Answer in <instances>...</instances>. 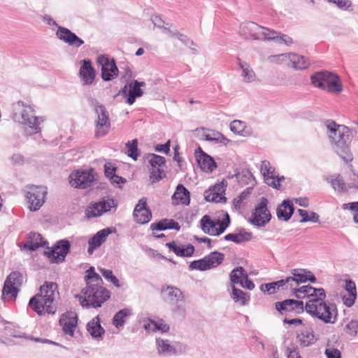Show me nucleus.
<instances>
[{"mask_svg": "<svg viewBox=\"0 0 358 358\" xmlns=\"http://www.w3.org/2000/svg\"><path fill=\"white\" fill-rule=\"evenodd\" d=\"M343 209H349L352 210L353 213L354 222L358 223V201L352 202L348 203H344L343 205Z\"/></svg>", "mask_w": 358, "mask_h": 358, "instance_id": "obj_58", "label": "nucleus"}, {"mask_svg": "<svg viewBox=\"0 0 358 358\" xmlns=\"http://www.w3.org/2000/svg\"><path fill=\"white\" fill-rule=\"evenodd\" d=\"M89 104L96 115V136H104L108 134L110 127L109 113L106 107L95 99L89 100Z\"/></svg>", "mask_w": 358, "mask_h": 358, "instance_id": "obj_8", "label": "nucleus"}, {"mask_svg": "<svg viewBox=\"0 0 358 358\" xmlns=\"http://www.w3.org/2000/svg\"><path fill=\"white\" fill-rule=\"evenodd\" d=\"M114 231L115 229L110 227L105 228L99 231L93 237L89 240V248L87 252L90 255L92 254L94 250L99 248L102 243L106 241L107 237Z\"/></svg>", "mask_w": 358, "mask_h": 358, "instance_id": "obj_27", "label": "nucleus"}, {"mask_svg": "<svg viewBox=\"0 0 358 358\" xmlns=\"http://www.w3.org/2000/svg\"><path fill=\"white\" fill-rule=\"evenodd\" d=\"M94 180L92 170L91 171L77 170L69 176V183L72 187L85 189L90 187Z\"/></svg>", "mask_w": 358, "mask_h": 358, "instance_id": "obj_19", "label": "nucleus"}, {"mask_svg": "<svg viewBox=\"0 0 358 358\" xmlns=\"http://www.w3.org/2000/svg\"><path fill=\"white\" fill-rule=\"evenodd\" d=\"M297 339L300 344L304 347L313 344L315 341V335L310 328H303L297 335Z\"/></svg>", "mask_w": 358, "mask_h": 358, "instance_id": "obj_42", "label": "nucleus"}, {"mask_svg": "<svg viewBox=\"0 0 358 358\" xmlns=\"http://www.w3.org/2000/svg\"><path fill=\"white\" fill-rule=\"evenodd\" d=\"M275 308L280 312L299 310L303 309V303L294 299H287L282 302H276Z\"/></svg>", "mask_w": 358, "mask_h": 358, "instance_id": "obj_36", "label": "nucleus"}, {"mask_svg": "<svg viewBox=\"0 0 358 358\" xmlns=\"http://www.w3.org/2000/svg\"><path fill=\"white\" fill-rule=\"evenodd\" d=\"M264 40L273 41L278 43H285L286 45H291L292 43V39L287 35L282 34L268 29L264 34Z\"/></svg>", "mask_w": 358, "mask_h": 358, "instance_id": "obj_38", "label": "nucleus"}, {"mask_svg": "<svg viewBox=\"0 0 358 358\" xmlns=\"http://www.w3.org/2000/svg\"><path fill=\"white\" fill-rule=\"evenodd\" d=\"M43 21L50 27H57V30L55 33L57 38L69 45L78 48L84 43V41L81 38L69 29L58 26L55 20L50 15H45L43 17Z\"/></svg>", "mask_w": 358, "mask_h": 358, "instance_id": "obj_10", "label": "nucleus"}, {"mask_svg": "<svg viewBox=\"0 0 358 358\" xmlns=\"http://www.w3.org/2000/svg\"><path fill=\"white\" fill-rule=\"evenodd\" d=\"M156 347L158 354L161 356H171L178 352L176 348L171 345L168 340L161 338H156Z\"/></svg>", "mask_w": 358, "mask_h": 358, "instance_id": "obj_33", "label": "nucleus"}, {"mask_svg": "<svg viewBox=\"0 0 358 358\" xmlns=\"http://www.w3.org/2000/svg\"><path fill=\"white\" fill-rule=\"evenodd\" d=\"M195 155L199 167L204 172L212 173L217 168L213 158L205 153L201 148L196 150Z\"/></svg>", "mask_w": 358, "mask_h": 358, "instance_id": "obj_26", "label": "nucleus"}, {"mask_svg": "<svg viewBox=\"0 0 358 358\" xmlns=\"http://www.w3.org/2000/svg\"><path fill=\"white\" fill-rule=\"evenodd\" d=\"M194 251V248L192 245L187 246H182L180 248V252L178 256L180 257H190Z\"/></svg>", "mask_w": 358, "mask_h": 358, "instance_id": "obj_62", "label": "nucleus"}, {"mask_svg": "<svg viewBox=\"0 0 358 358\" xmlns=\"http://www.w3.org/2000/svg\"><path fill=\"white\" fill-rule=\"evenodd\" d=\"M144 329L148 331L155 332L159 331L166 333L169 330V327L162 320L158 322L150 320L147 324L143 326Z\"/></svg>", "mask_w": 358, "mask_h": 358, "instance_id": "obj_46", "label": "nucleus"}, {"mask_svg": "<svg viewBox=\"0 0 358 358\" xmlns=\"http://www.w3.org/2000/svg\"><path fill=\"white\" fill-rule=\"evenodd\" d=\"M97 63L101 66V78L103 80L109 81L117 76L118 69L113 59L108 56L99 55L97 57Z\"/></svg>", "mask_w": 358, "mask_h": 358, "instance_id": "obj_20", "label": "nucleus"}, {"mask_svg": "<svg viewBox=\"0 0 358 358\" xmlns=\"http://www.w3.org/2000/svg\"><path fill=\"white\" fill-rule=\"evenodd\" d=\"M327 358H341V352L338 350L330 348L325 350Z\"/></svg>", "mask_w": 358, "mask_h": 358, "instance_id": "obj_64", "label": "nucleus"}, {"mask_svg": "<svg viewBox=\"0 0 358 358\" xmlns=\"http://www.w3.org/2000/svg\"><path fill=\"white\" fill-rule=\"evenodd\" d=\"M345 289L348 294H356V285L355 283L351 280H346L345 281Z\"/></svg>", "mask_w": 358, "mask_h": 358, "instance_id": "obj_63", "label": "nucleus"}, {"mask_svg": "<svg viewBox=\"0 0 358 358\" xmlns=\"http://www.w3.org/2000/svg\"><path fill=\"white\" fill-rule=\"evenodd\" d=\"M71 244L68 240L63 239L57 241L52 248H48L45 252L49 260L52 263H59L64 261L70 250Z\"/></svg>", "mask_w": 358, "mask_h": 358, "instance_id": "obj_18", "label": "nucleus"}, {"mask_svg": "<svg viewBox=\"0 0 358 358\" xmlns=\"http://www.w3.org/2000/svg\"><path fill=\"white\" fill-rule=\"evenodd\" d=\"M230 129L234 134L239 136L248 137L252 134L250 127H248L245 123L241 120H234L231 122Z\"/></svg>", "mask_w": 358, "mask_h": 358, "instance_id": "obj_40", "label": "nucleus"}, {"mask_svg": "<svg viewBox=\"0 0 358 358\" xmlns=\"http://www.w3.org/2000/svg\"><path fill=\"white\" fill-rule=\"evenodd\" d=\"M47 189L43 186L31 185L25 189V197L28 207L31 211H36L41 208L45 201Z\"/></svg>", "mask_w": 358, "mask_h": 358, "instance_id": "obj_13", "label": "nucleus"}, {"mask_svg": "<svg viewBox=\"0 0 358 358\" xmlns=\"http://www.w3.org/2000/svg\"><path fill=\"white\" fill-rule=\"evenodd\" d=\"M294 295L297 298H309L306 304V310L326 324H334L336 318V310L333 306L324 301L326 296L324 289H316L304 285L296 289Z\"/></svg>", "mask_w": 358, "mask_h": 358, "instance_id": "obj_1", "label": "nucleus"}, {"mask_svg": "<svg viewBox=\"0 0 358 358\" xmlns=\"http://www.w3.org/2000/svg\"><path fill=\"white\" fill-rule=\"evenodd\" d=\"M58 287L55 282H45L40 288V292L31 298L29 305L38 315L54 314L56 307L54 301L58 296Z\"/></svg>", "mask_w": 358, "mask_h": 358, "instance_id": "obj_6", "label": "nucleus"}, {"mask_svg": "<svg viewBox=\"0 0 358 358\" xmlns=\"http://www.w3.org/2000/svg\"><path fill=\"white\" fill-rule=\"evenodd\" d=\"M173 203L178 205L179 203L182 204H189L190 198H189V192L181 184H179L172 196Z\"/></svg>", "mask_w": 358, "mask_h": 358, "instance_id": "obj_35", "label": "nucleus"}, {"mask_svg": "<svg viewBox=\"0 0 358 358\" xmlns=\"http://www.w3.org/2000/svg\"><path fill=\"white\" fill-rule=\"evenodd\" d=\"M125 145L127 155L134 160H136L138 157L137 139L128 141Z\"/></svg>", "mask_w": 358, "mask_h": 358, "instance_id": "obj_52", "label": "nucleus"}, {"mask_svg": "<svg viewBox=\"0 0 358 358\" xmlns=\"http://www.w3.org/2000/svg\"><path fill=\"white\" fill-rule=\"evenodd\" d=\"M85 278L87 285L83 289L81 294L77 296L80 305L83 308L101 307L109 299V291L101 285L102 279L95 273L94 267L91 266L87 270Z\"/></svg>", "mask_w": 358, "mask_h": 358, "instance_id": "obj_2", "label": "nucleus"}, {"mask_svg": "<svg viewBox=\"0 0 358 358\" xmlns=\"http://www.w3.org/2000/svg\"><path fill=\"white\" fill-rule=\"evenodd\" d=\"M356 296V294H348V295H342L341 297L343 303L348 307H351L355 303Z\"/></svg>", "mask_w": 358, "mask_h": 358, "instance_id": "obj_61", "label": "nucleus"}, {"mask_svg": "<svg viewBox=\"0 0 358 358\" xmlns=\"http://www.w3.org/2000/svg\"><path fill=\"white\" fill-rule=\"evenodd\" d=\"M327 180L335 191L343 192L347 189L348 184L343 182L341 175H333Z\"/></svg>", "mask_w": 358, "mask_h": 358, "instance_id": "obj_49", "label": "nucleus"}, {"mask_svg": "<svg viewBox=\"0 0 358 358\" xmlns=\"http://www.w3.org/2000/svg\"><path fill=\"white\" fill-rule=\"evenodd\" d=\"M230 281L232 285L238 284L249 290H252L255 288V284L249 280L246 271L242 266L236 267L231 271Z\"/></svg>", "mask_w": 358, "mask_h": 358, "instance_id": "obj_23", "label": "nucleus"}, {"mask_svg": "<svg viewBox=\"0 0 358 358\" xmlns=\"http://www.w3.org/2000/svg\"><path fill=\"white\" fill-rule=\"evenodd\" d=\"M231 289L232 293L231 297L235 302H238L242 306H245L248 303L250 296L247 293L236 288L235 285H231Z\"/></svg>", "mask_w": 358, "mask_h": 358, "instance_id": "obj_47", "label": "nucleus"}, {"mask_svg": "<svg viewBox=\"0 0 358 358\" xmlns=\"http://www.w3.org/2000/svg\"><path fill=\"white\" fill-rule=\"evenodd\" d=\"M298 213L300 216H301L302 219L300 220V222H319V215L314 213L310 212V213L303 209H299Z\"/></svg>", "mask_w": 358, "mask_h": 358, "instance_id": "obj_53", "label": "nucleus"}, {"mask_svg": "<svg viewBox=\"0 0 358 358\" xmlns=\"http://www.w3.org/2000/svg\"><path fill=\"white\" fill-rule=\"evenodd\" d=\"M59 324L66 334L73 336L77 325L76 315L73 312L62 314L59 320Z\"/></svg>", "mask_w": 358, "mask_h": 358, "instance_id": "obj_30", "label": "nucleus"}, {"mask_svg": "<svg viewBox=\"0 0 358 358\" xmlns=\"http://www.w3.org/2000/svg\"><path fill=\"white\" fill-rule=\"evenodd\" d=\"M146 158L152 168H162L165 165L166 160L164 157L149 154Z\"/></svg>", "mask_w": 358, "mask_h": 358, "instance_id": "obj_51", "label": "nucleus"}, {"mask_svg": "<svg viewBox=\"0 0 358 358\" xmlns=\"http://www.w3.org/2000/svg\"><path fill=\"white\" fill-rule=\"evenodd\" d=\"M224 254L218 252H213L201 259L193 261L191 262L189 267L192 269L206 271L217 267L218 265L221 264L224 260Z\"/></svg>", "mask_w": 358, "mask_h": 358, "instance_id": "obj_15", "label": "nucleus"}, {"mask_svg": "<svg viewBox=\"0 0 358 358\" xmlns=\"http://www.w3.org/2000/svg\"><path fill=\"white\" fill-rule=\"evenodd\" d=\"M283 283L284 281L280 280L275 282L262 285L260 289L264 293L271 294H274L276 292V290L278 289L280 287H282Z\"/></svg>", "mask_w": 358, "mask_h": 358, "instance_id": "obj_50", "label": "nucleus"}, {"mask_svg": "<svg viewBox=\"0 0 358 358\" xmlns=\"http://www.w3.org/2000/svg\"><path fill=\"white\" fill-rule=\"evenodd\" d=\"M133 216L134 221L138 224H146L152 218V213L147 206V200L145 198L141 199L136 205Z\"/></svg>", "mask_w": 358, "mask_h": 358, "instance_id": "obj_24", "label": "nucleus"}, {"mask_svg": "<svg viewBox=\"0 0 358 358\" xmlns=\"http://www.w3.org/2000/svg\"><path fill=\"white\" fill-rule=\"evenodd\" d=\"M224 192L225 187L223 182L218 183L205 191L204 197L208 201L218 203L225 199L223 196Z\"/></svg>", "mask_w": 358, "mask_h": 358, "instance_id": "obj_31", "label": "nucleus"}, {"mask_svg": "<svg viewBox=\"0 0 358 358\" xmlns=\"http://www.w3.org/2000/svg\"><path fill=\"white\" fill-rule=\"evenodd\" d=\"M252 238V234L246 231L245 229H240L236 233L228 234L224 236L225 241H233L235 243L239 244L245 241L251 240Z\"/></svg>", "mask_w": 358, "mask_h": 358, "instance_id": "obj_39", "label": "nucleus"}, {"mask_svg": "<svg viewBox=\"0 0 358 358\" xmlns=\"http://www.w3.org/2000/svg\"><path fill=\"white\" fill-rule=\"evenodd\" d=\"M58 287L55 282H45L40 288V292L31 298L29 305L38 315L54 314L56 307L54 301L58 296Z\"/></svg>", "mask_w": 358, "mask_h": 358, "instance_id": "obj_7", "label": "nucleus"}, {"mask_svg": "<svg viewBox=\"0 0 358 358\" xmlns=\"http://www.w3.org/2000/svg\"><path fill=\"white\" fill-rule=\"evenodd\" d=\"M23 282V277L19 272H12L6 279L2 289V298L15 300Z\"/></svg>", "mask_w": 358, "mask_h": 358, "instance_id": "obj_14", "label": "nucleus"}, {"mask_svg": "<svg viewBox=\"0 0 358 358\" xmlns=\"http://www.w3.org/2000/svg\"><path fill=\"white\" fill-rule=\"evenodd\" d=\"M260 170L264 176L265 182L268 185L279 189L280 187V182L285 178L283 176L279 177L276 174L275 169L271 166L270 162L266 160L263 161L261 164Z\"/></svg>", "mask_w": 358, "mask_h": 358, "instance_id": "obj_21", "label": "nucleus"}, {"mask_svg": "<svg viewBox=\"0 0 358 358\" xmlns=\"http://www.w3.org/2000/svg\"><path fill=\"white\" fill-rule=\"evenodd\" d=\"M289 63L291 67L296 70H303L307 69L310 62L303 57L294 53H289Z\"/></svg>", "mask_w": 358, "mask_h": 358, "instance_id": "obj_41", "label": "nucleus"}, {"mask_svg": "<svg viewBox=\"0 0 358 358\" xmlns=\"http://www.w3.org/2000/svg\"><path fill=\"white\" fill-rule=\"evenodd\" d=\"M312 83L328 92L338 93L342 87L337 75L327 71H321L313 75L310 78Z\"/></svg>", "mask_w": 358, "mask_h": 358, "instance_id": "obj_9", "label": "nucleus"}, {"mask_svg": "<svg viewBox=\"0 0 358 358\" xmlns=\"http://www.w3.org/2000/svg\"><path fill=\"white\" fill-rule=\"evenodd\" d=\"M145 85V83L144 82L138 80H134L124 85L121 90V94L127 98L126 102L129 105H132L136 98L141 97L143 94V92L141 87Z\"/></svg>", "mask_w": 358, "mask_h": 358, "instance_id": "obj_22", "label": "nucleus"}, {"mask_svg": "<svg viewBox=\"0 0 358 358\" xmlns=\"http://www.w3.org/2000/svg\"><path fill=\"white\" fill-rule=\"evenodd\" d=\"M268 30L254 22H245L241 24L239 32L245 39L259 40L264 39V34Z\"/></svg>", "mask_w": 358, "mask_h": 358, "instance_id": "obj_17", "label": "nucleus"}, {"mask_svg": "<svg viewBox=\"0 0 358 358\" xmlns=\"http://www.w3.org/2000/svg\"><path fill=\"white\" fill-rule=\"evenodd\" d=\"M294 206L289 200H285L277 209V216L280 220L287 221L294 213Z\"/></svg>", "mask_w": 358, "mask_h": 358, "instance_id": "obj_37", "label": "nucleus"}, {"mask_svg": "<svg viewBox=\"0 0 358 358\" xmlns=\"http://www.w3.org/2000/svg\"><path fill=\"white\" fill-rule=\"evenodd\" d=\"M117 203L116 199L105 196L99 201L90 203L85 210V214L88 218L99 217L106 213L115 211Z\"/></svg>", "mask_w": 358, "mask_h": 358, "instance_id": "obj_12", "label": "nucleus"}, {"mask_svg": "<svg viewBox=\"0 0 358 358\" xmlns=\"http://www.w3.org/2000/svg\"><path fill=\"white\" fill-rule=\"evenodd\" d=\"M230 223L229 216L225 214L222 220H213L209 215H204L200 220L202 231L210 236H218L222 234Z\"/></svg>", "mask_w": 358, "mask_h": 358, "instance_id": "obj_11", "label": "nucleus"}, {"mask_svg": "<svg viewBox=\"0 0 358 358\" xmlns=\"http://www.w3.org/2000/svg\"><path fill=\"white\" fill-rule=\"evenodd\" d=\"M165 176L164 170L162 168H152L150 170V178L152 182L159 181Z\"/></svg>", "mask_w": 358, "mask_h": 358, "instance_id": "obj_55", "label": "nucleus"}, {"mask_svg": "<svg viewBox=\"0 0 358 358\" xmlns=\"http://www.w3.org/2000/svg\"><path fill=\"white\" fill-rule=\"evenodd\" d=\"M238 65L242 70L241 76L244 82L250 83L256 80V74L249 64L240 61Z\"/></svg>", "mask_w": 358, "mask_h": 358, "instance_id": "obj_45", "label": "nucleus"}, {"mask_svg": "<svg viewBox=\"0 0 358 358\" xmlns=\"http://www.w3.org/2000/svg\"><path fill=\"white\" fill-rule=\"evenodd\" d=\"M13 120L22 124L27 135L40 133L41 124L44 121L42 117L36 115L34 109L29 104L19 101L12 105Z\"/></svg>", "mask_w": 358, "mask_h": 358, "instance_id": "obj_4", "label": "nucleus"}, {"mask_svg": "<svg viewBox=\"0 0 358 358\" xmlns=\"http://www.w3.org/2000/svg\"><path fill=\"white\" fill-rule=\"evenodd\" d=\"M201 140L210 141L214 144L226 145L229 140L224 135L215 130L201 128L196 130Z\"/></svg>", "mask_w": 358, "mask_h": 358, "instance_id": "obj_25", "label": "nucleus"}, {"mask_svg": "<svg viewBox=\"0 0 358 358\" xmlns=\"http://www.w3.org/2000/svg\"><path fill=\"white\" fill-rule=\"evenodd\" d=\"M132 314L131 310L129 308H124L116 313L113 318V324L117 329H122L127 318Z\"/></svg>", "mask_w": 358, "mask_h": 358, "instance_id": "obj_44", "label": "nucleus"}, {"mask_svg": "<svg viewBox=\"0 0 358 358\" xmlns=\"http://www.w3.org/2000/svg\"><path fill=\"white\" fill-rule=\"evenodd\" d=\"M163 31L169 37L176 38L187 46H190L194 44L193 41L189 40L187 36L180 34L176 29H171L169 27H164Z\"/></svg>", "mask_w": 358, "mask_h": 358, "instance_id": "obj_48", "label": "nucleus"}, {"mask_svg": "<svg viewBox=\"0 0 358 358\" xmlns=\"http://www.w3.org/2000/svg\"><path fill=\"white\" fill-rule=\"evenodd\" d=\"M99 271L102 274V275L108 280H110L115 287H119V280L113 274L111 270L105 269V268H99Z\"/></svg>", "mask_w": 358, "mask_h": 358, "instance_id": "obj_56", "label": "nucleus"}, {"mask_svg": "<svg viewBox=\"0 0 358 358\" xmlns=\"http://www.w3.org/2000/svg\"><path fill=\"white\" fill-rule=\"evenodd\" d=\"M335 3L340 9L348 10L352 5L350 0H327Z\"/></svg>", "mask_w": 358, "mask_h": 358, "instance_id": "obj_59", "label": "nucleus"}, {"mask_svg": "<svg viewBox=\"0 0 358 358\" xmlns=\"http://www.w3.org/2000/svg\"><path fill=\"white\" fill-rule=\"evenodd\" d=\"M292 276L300 283H304L309 280L311 282L316 281V278L312 275L310 271L301 268H296L292 271Z\"/></svg>", "mask_w": 358, "mask_h": 358, "instance_id": "obj_43", "label": "nucleus"}, {"mask_svg": "<svg viewBox=\"0 0 358 358\" xmlns=\"http://www.w3.org/2000/svg\"><path fill=\"white\" fill-rule=\"evenodd\" d=\"M82 63L79 70L80 81L83 85H90L95 79V70L90 60L84 59Z\"/></svg>", "mask_w": 358, "mask_h": 358, "instance_id": "obj_28", "label": "nucleus"}, {"mask_svg": "<svg viewBox=\"0 0 358 358\" xmlns=\"http://www.w3.org/2000/svg\"><path fill=\"white\" fill-rule=\"evenodd\" d=\"M348 188H354L358 190V176L352 172L347 182Z\"/></svg>", "mask_w": 358, "mask_h": 358, "instance_id": "obj_60", "label": "nucleus"}, {"mask_svg": "<svg viewBox=\"0 0 358 358\" xmlns=\"http://www.w3.org/2000/svg\"><path fill=\"white\" fill-rule=\"evenodd\" d=\"M58 287L55 282H45L40 288V292L31 298L29 305L38 315L54 314L56 307L54 301L58 296Z\"/></svg>", "mask_w": 358, "mask_h": 358, "instance_id": "obj_5", "label": "nucleus"}, {"mask_svg": "<svg viewBox=\"0 0 358 358\" xmlns=\"http://www.w3.org/2000/svg\"><path fill=\"white\" fill-rule=\"evenodd\" d=\"M45 243L46 241L40 234L31 232L28 235L27 241L20 246L22 250L24 249L29 251H34L38 248L45 245Z\"/></svg>", "mask_w": 358, "mask_h": 358, "instance_id": "obj_32", "label": "nucleus"}, {"mask_svg": "<svg viewBox=\"0 0 358 358\" xmlns=\"http://www.w3.org/2000/svg\"><path fill=\"white\" fill-rule=\"evenodd\" d=\"M267 60L270 63L273 64H282L285 63L287 66H290L289 63V53L287 54H280L276 55H271L268 57Z\"/></svg>", "mask_w": 358, "mask_h": 358, "instance_id": "obj_54", "label": "nucleus"}, {"mask_svg": "<svg viewBox=\"0 0 358 358\" xmlns=\"http://www.w3.org/2000/svg\"><path fill=\"white\" fill-rule=\"evenodd\" d=\"M324 126L333 150L345 162H351L353 157L349 148L352 140L350 129L332 120H327Z\"/></svg>", "mask_w": 358, "mask_h": 358, "instance_id": "obj_3", "label": "nucleus"}, {"mask_svg": "<svg viewBox=\"0 0 358 358\" xmlns=\"http://www.w3.org/2000/svg\"><path fill=\"white\" fill-rule=\"evenodd\" d=\"M282 281H284L283 287H285V289H291L294 292L297 289V287L299 286V282L296 280L294 276H289L286 278L285 279H282Z\"/></svg>", "mask_w": 358, "mask_h": 358, "instance_id": "obj_57", "label": "nucleus"}, {"mask_svg": "<svg viewBox=\"0 0 358 358\" xmlns=\"http://www.w3.org/2000/svg\"><path fill=\"white\" fill-rule=\"evenodd\" d=\"M87 330L91 336L96 339H101L105 333V330L101 326L99 316L94 317L87 323Z\"/></svg>", "mask_w": 358, "mask_h": 358, "instance_id": "obj_34", "label": "nucleus"}, {"mask_svg": "<svg viewBox=\"0 0 358 358\" xmlns=\"http://www.w3.org/2000/svg\"><path fill=\"white\" fill-rule=\"evenodd\" d=\"M268 200L262 198L252 213L250 222L257 227H263L271 220V214L267 208Z\"/></svg>", "mask_w": 358, "mask_h": 358, "instance_id": "obj_16", "label": "nucleus"}, {"mask_svg": "<svg viewBox=\"0 0 358 358\" xmlns=\"http://www.w3.org/2000/svg\"><path fill=\"white\" fill-rule=\"evenodd\" d=\"M163 298L172 304L178 305L184 301L185 297L182 291L173 286H164L161 289Z\"/></svg>", "mask_w": 358, "mask_h": 358, "instance_id": "obj_29", "label": "nucleus"}]
</instances>
